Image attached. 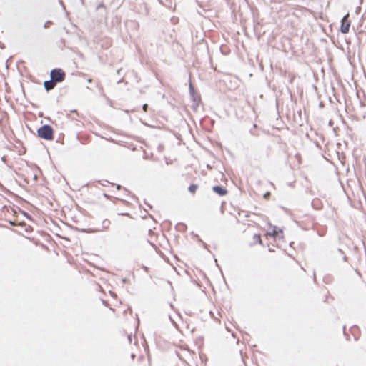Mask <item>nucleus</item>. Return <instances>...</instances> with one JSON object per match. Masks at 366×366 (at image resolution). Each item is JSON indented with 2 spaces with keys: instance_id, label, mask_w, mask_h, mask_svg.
I'll list each match as a JSON object with an SVG mask.
<instances>
[{
  "instance_id": "obj_7",
  "label": "nucleus",
  "mask_w": 366,
  "mask_h": 366,
  "mask_svg": "<svg viewBox=\"0 0 366 366\" xmlns=\"http://www.w3.org/2000/svg\"><path fill=\"white\" fill-rule=\"evenodd\" d=\"M350 15L347 14L342 19L340 31L343 34H347L350 30L351 21L349 19Z\"/></svg>"
},
{
  "instance_id": "obj_15",
  "label": "nucleus",
  "mask_w": 366,
  "mask_h": 366,
  "mask_svg": "<svg viewBox=\"0 0 366 366\" xmlns=\"http://www.w3.org/2000/svg\"><path fill=\"white\" fill-rule=\"evenodd\" d=\"M51 24V23L50 21H48V22H46V23L45 24L44 26H45L46 28H47V27H49V25H50Z\"/></svg>"
},
{
  "instance_id": "obj_16",
  "label": "nucleus",
  "mask_w": 366,
  "mask_h": 366,
  "mask_svg": "<svg viewBox=\"0 0 366 366\" xmlns=\"http://www.w3.org/2000/svg\"><path fill=\"white\" fill-rule=\"evenodd\" d=\"M9 224L11 225H16V224L14 222L9 221Z\"/></svg>"
},
{
  "instance_id": "obj_13",
  "label": "nucleus",
  "mask_w": 366,
  "mask_h": 366,
  "mask_svg": "<svg viewBox=\"0 0 366 366\" xmlns=\"http://www.w3.org/2000/svg\"><path fill=\"white\" fill-rule=\"evenodd\" d=\"M25 231H26L27 233L31 232L32 231V228H31V227H30V226H27V227H26V228H25Z\"/></svg>"
},
{
  "instance_id": "obj_9",
  "label": "nucleus",
  "mask_w": 366,
  "mask_h": 366,
  "mask_svg": "<svg viewBox=\"0 0 366 366\" xmlns=\"http://www.w3.org/2000/svg\"><path fill=\"white\" fill-rule=\"evenodd\" d=\"M249 244L252 246L255 244H262V241L259 234H254L252 237V239L249 242Z\"/></svg>"
},
{
  "instance_id": "obj_5",
  "label": "nucleus",
  "mask_w": 366,
  "mask_h": 366,
  "mask_svg": "<svg viewBox=\"0 0 366 366\" xmlns=\"http://www.w3.org/2000/svg\"><path fill=\"white\" fill-rule=\"evenodd\" d=\"M39 171L36 168H29L25 171V179L27 182H36L39 177Z\"/></svg>"
},
{
  "instance_id": "obj_14",
  "label": "nucleus",
  "mask_w": 366,
  "mask_h": 366,
  "mask_svg": "<svg viewBox=\"0 0 366 366\" xmlns=\"http://www.w3.org/2000/svg\"><path fill=\"white\" fill-rule=\"evenodd\" d=\"M142 109L144 112H147V109H148V104H144L142 107Z\"/></svg>"
},
{
  "instance_id": "obj_6",
  "label": "nucleus",
  "mask_w": 366,
  "mask_h": 366,
  "mask_svg": "<svg viewBox=\"0 0 366 366\" xmlns=\"http://www.w3.org/2000/svg\"><path fill=\"white\" fill-rule=\"evenodd\" d=\"M51 79L56 82H61L66 77L65 72L61 69H54L51 71Z\"/></svg>"
},
{
  "instance_id": "obj_2",
  "label": "nucleus",
  "mask_w": 366,
  "mask_h": 366,
  "mask_svg": "<svg viewBox=\"0 0 366 366\" xmlns=\"http://www.w3.org/2000/svg\"><path fill=\"white\" fill-rule=\"evenodd\" d=\"M114 222L118 228L127 229L132 224V217L129 213H118L114 217Z\"/></svg>"
},
{
  "instance_id": "obj_8",
  "label": "nucleus",
  "mask_w": 366,
  "mask_h": 366,
  "mask_svg": "<svg viewBox=\"0 0 366 366\" xmlns=\"http://www.w3.org/2000/svg\"><path fill=\"white\" fill-rule=\"evenodd\" d=\"M212 190L219 196H225L228 192L225 188L220 186L213 187Z\"/></svg>"
},
{
  "instance_id": "obj_11",
  "label": "nucleus",
  "mask_w": 366,
  "mask_h": 366,
  "mask_svg": "<svg viewBox=\"0 0 366 366\" xmlns=\"http://www.w3.org/2000/svg\"><path fill=\"white\" fill-rule=\"evenodd\" d=\"M199 188V186L198 184H191L189 187H188V190L189 192L192 194H195L197 190Z\"/></svg>"
},
{
  "instance_id": "obj_1",
  "label": "nucleus",
  "mask_w": 366,
  "mask_h": 366,
  "mask_svg": "<svg viewBox=\"0 0 366 366\" xmlns=\"http://www.w3.org/2000/svg\"><path fill=\"white\" fill-rule=\"evenodd\" d=\"M280 266L286 274L294 277L297 272L301 271L297 263L284 254L280 257Z\"/></svg>"
},
{
  "instance_id": "obj_4",
  "label": "nucleus",
  "mask_w": 366,
  "mask_h": 366,
  "mask_svg": "<svg viewBox=\"0 0 366 366\" xmlns=\"http://www.w3.org/2000/svg\"><path fill=\"white\" fill-rule=\"evenodd\" d=\"M266 237H271L274 240L282 239L284 238L283 230L276 226H270L268 231L266 233Z\"/></svg>"
},
{
  "instance_id": "obj_3",
  "label": "nucleus",
  "mask_w": 366,
  "mask_h": 366,
  "mask_svg": "<svg viewBox=\"0 0 366 366\" xmlns=\"http://www.w3.org/2000/svg\"><path fill=\"white\" fill-rule=\"evenodd\" d=\"M37 136L47 141H52L54 139V129L50 125H43L37 130Z\"/></svg>"
},
{
  "instance_id": "obj_17",
  "label": "nucleus",
  "mask_w": 366,
  "mask_h": 366,
  "mask_svg": "<svg viewBox=\"0 0 366 366\" xmlns=\"http://www.w3.org/2000/svg\"><path fill=\"white\" fill-rule=\"evenodd\" d=\"M269 195V193H267L265 197H268Z\"/></svg>"
},
{
  "instance_id": "obj_12",
  "label": "nucleus",
  "mask_w": 366,
  "mask_h": 366,
  "mask_svg": "<svg viewBox=\"0 0 366 366\" xmlns=\"http://www.w3.org/2000/svg\"><path fill=\"white\" fill-rule=\"evenodd\" d=\"M5 212H9V208L6 207H2V212L0 213V218H2L5 214H3L2 213H5Z\"/></svg>"
},
{
  "instance_id": "obj_10",
  "label": "nucleus",
  "mask_w": 366,
  "mask_h": 366,
  "mask_svg": "<svg viewBox=\"0 0 366 366\" xmlns=\"http://www.w3.org/2000/svg\"><path fill=\"white\" fill-rule=\"evenodd\" d=\"M44 87L47 91H49L54 88L56 82L51 79L49 81H44Z\"/></svg>"
}]
</instances>
